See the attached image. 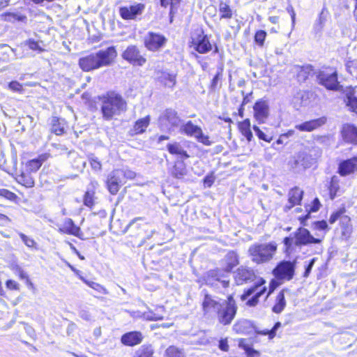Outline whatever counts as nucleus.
<instances>
[{
	"mask_svg": "<svg viewBox=\"0 0 357 357\" xmlns=\"http://www.w3.org/2000/svg\"><path fill=\"white\" fill-rule=\"evenodd\" d=\"M116 56L115 47L111 46L80 58L78 63L82 70L89 72L110 66Z\"/></svg>",
	"mask_w": 357,
	"mask_h": 357,
	"instance_id": "obj_1",
	"label": "nucleus"
},
{
	"mask_svg": "<svg viewBox=\"0 0 357 357\" xmlns=\"http://www.w3.org/2000/svg\"><path fill=\"white\" fill-rule=\"evenodd\" d=\"M126 102L121 96L112 92L104 97L101 105L102 118L106 121L112 120L114 116L120 115L126 110Z\"/></svg>",
	"mask_w": 357,
	"mask_h": 357,
	"instance_id": "obj_2",
	"label": "nucleus"
},
{
	"mask_svg": "<svg viewBox=\"0 0 357 357\" xmlns=\"http://www.w3.org/2000/svg\"><path fill=\"white\" fill-rule=\"evenodd\" d=\"M321 155V150L317 146L305 148L296 153L289 161L294 169H305L312 167Z\"/></svg>",
	"mask_w": 357,
	"mask_h": 357,
	"instance_id": "obj_3",
	"label": "nucleus"
},
{
	"mask_svg": "<svg viewBox=\"0 0 357 357\" xmlns=\"http://www.w3.org/2000/svg\"><path fill=\"white\" fill-rule=\"evenodd\" d=\"M278 249L275 242L255 243L252 245L248 252L252 261L263 264L270 261L274 257Z\"/></svg>",
	"mask_w": 357,
	"mask_h": 357,
	"instance_id": "obj_4",
	"label": "nucleus"
},
{
	"mask_svg": "<svg viewBox=\"0 0 357 357\" xmlns=\"http://www.w3.org/2000/svg\"><path fill=\"white\" fill-rule=\"evenodd\" d=\"M292 235L285 237L283 240L287 251L293 249L294 245L302 246L310 243L317 244L321 241V239L312 236L307 229L303 227L298 228Z\"/></svg>",
	"mask_w": 357,
	"mask_h": 357,
	"instance_id": "obj_5",
	"label": "nucleus"
},
{
	"mask_svg": "<svg viewBox=\"0 0 357 357\" xmlns=\"http://www.w3.org/2000/svg\"><path fill=\"white\" fill-rule=\"evenodd\" d=\"M238 307L232 295H229L227 299L224 301L217 312L218 320L220 324L229 325L234 320Z\"/></svg>",
	"mask_w": 357,
	"mask_h": 357,
	"instance_id": "obj_6",
	"label": "nucleus"
},
{
	"mask_svg": "<svg viewBox=\"0 0 357 357\" xmlns=\"http://www.w3.org/2000/svg\"><path fill=\"white\" fill-rule=\"evenodd\" d=\"M167 42V38L159 33L149 31L144 36V43L146 48L151 52H157L163 48Z\"/></svg>",
	"mask_w": 357,
	"mask_h": 357,
	"instance_id": "obj_7",
	"label": "nucleus"
},
{
	"mask_svg": "<svg viewBox=\"0 0 357 357\" xmlns=\"http://www.w3.org/2000/svg\"><path fill=\"white\" fill-rule=\"evenodd\" d=\"M181 131L188 136L195 137L199 142L206 146H210L212 144L208 136L204 135L202 128L193 124L191 121L183 124L181 127Z\"/></svg>",
	"mask_w": 357,
	"mask_h": 357,
	"instance_id": "obj_8",
	"label": "nucleus"
},
{
	"mask_svg": "<svg viewBox=\"0 0 357 357\" xmlns=\"http://www.w3.org/2000/svg\"><path fill=\"white\" fill-rule=\"evenodd\" d=\"M264 284L265 280L261 279L259 283L255 284L242 294L241 297V300L245 301L250 296L255 294V295L247 301L246 304L250 307L255 306L259 302V297L266 291V287L264 286Z\"/></svg>",
	"mask_w": 357,
	"mask_h": 357,
	"instance_id": "obj_9",
	"label": "nucleus"
},
{
	"mask_svg": "<svg viewBox=\"0 0 357 357\" xmlns=\"http://www.w3.org/2000/svg\"><path fill=\"white\" fill-rule=\"evenodd\" d=\"M295 271V262L282 261L273 269V273L278 280H290L293 278Z\"/></svg>",
	"mask_w": 357,
	"mask_h": 357,
	"instance_id": "obj_10",
	"label": "nucleus"
},
{
	"mask_svg": "<svg viewBox=\"0 0 357 357\" xmlns=\"http://www.w3.org/2000/svg\"><path fill=\"white\" fill-rule=\"evenodd\" d=\"M121 56L124 60L133 66H142L146 62V58L136 45H129Z\"/></svg>",
	"mask_w": 357,
	"mask_h": 357,
	"instance_id": "obj_11",
	"label": "nucleus"
},
{
	"mask_svg": "<svg viewBox=\"0 0 357 357\" xmlns=\"http://www.w3.org/2000/svg\"><path fill=\"white\" fill-rule=\"evenodd\" d=\"M121 172L119 170L114 169L108 174L105 183L108 191L113 195H116L120 188L124 183L121 176Z\"/></svg>",
	"mask_w": 357,
	"mask_h": 357,
	"instance_id": "obj_12",
	"label": "nucleus"
},
{
	"mask_svg": "<svg viewBox=\"0 0 357 357\" xmlns=\"http://www.w3.org/2000/svg\"><path fill=\"white\" fill-rule=\"evenodd\" d=\"M145 10L144 3H135L128 6H122L119 8V15L126 20H135L137 16L141 15Z\"/></svg>",
	"mask_w": 357,
	"mask_h": 357,
	"instance_id": "obj_13",
	"label": "nucleus"
},
{
	"mask_svg": "<svg viewBox=\"0 0 357 357\" xmlns=\"http://www.w3.org/2000/svg\"><path fill=\"white\" fill-rule=\"evenodd\" d=\"M319 84L330 90H337L339 86L336 72H320L317 76Z\"/></svg>",
	"mask_w": 357,
	"mask_h": 357,
	"instance_id": "obj_14",
	"label": "nucleus"
},
{
	"mask_svg": "<svg viewBox=\"0 0 357 357\" xmlns=\"http://www.w3.org/2000/svg\"><path fill=\"white\" fill-rule=\"evenodd\" d=\"M337 172L342 176H346L357 172V155L341 161L338 165Z\"/></svg>",
	"mask_w": 357,
	"mask_h": 357,
	"instance_id": "obj_15",
	"label": "nucleus"
},
{
	"mask_svg": "<svg viewBox=\"0 0 357 357\" xmlns=\"http://www.w3.org/2000/svg\"><path fill=\"white\" fill-rule=\"evenodd\" d=\"M326 123L324 116L303 122L295 126V128L302 132H312Z\"/></svg>",
	"mask_w": 357,
	"mask_h": 357,
	"instance_id": "obj_16",
	"label": "nucleus"
},
{
	"mask_svg": "<svg viewBox=\"0 0 357 357\" xmlns=\"http://www.w3.org/2000/svg\"><path fill=\"white\" fill-rule=\"evenodd\" d=\"M255 117L259 123H264L267 119L269 113L268 102L260 100L255 102L253 107Z\"/></svg>",
	"mask_w": 357,
	"mask_h": 357,
	"instance_id": "obj_17",
	"label": "nucleus"
},
{
	"mask_svg": "<svg viewBox=\"0 0 357 357\" xmlns=\"http://www.w3.org/2000/svg\"><path fill=\"white\" fill-rule=\"evenodd\" d=\"M144 339L142 333L139 331H131L123 334L121 337L123 344L129 347H134L139 344Z\"/></svg>",
	"mask_w": 357,
	"mask_h": 357,
	"instance_id": "obj_18",
	"label": "nucleus"
},
{
	"mask_svg": "<svg viewBox=\"0 0 357 357\" xmlns=\"http://www.w3.org/2000/svg\"><path fill=\"white\" fill-rule=\"evenodd\" d=\"M255 277V273L252 270L244 267L238 268L234 276L238 285H241L248 281H252L254 280Z\"/></svg>",
	"mask_w": 357,
	"mask_h": 357,
	"instance_id": "obj_19",
	"label": "nucleus"
},
{
	"mask_svg": "<svg viewBox=\"0 0 357 357\" xmlns=\"http://www.w3.org/2000/svg\"><path fill=\"white\" fill-rule=\"evenodd\" d=\"M222 303L215 300L211 296L206 294L202 302V309L204 314L217 312Z\"/></svg>",
	"mask_w": 357,
	"mask_h": 357,
	"instance_id": "obj_20",
	"label": "nucleus"
},
{
	"mask_svg": "<svg viewBox=\"0 0 357 357\" xmlns=\"http://www.w3.org/2000/svg\"><path fill=\"white\" fill-rule=\"evenodd\" d=\"M303 195V191L298 187L291 189L289 192V204L284 207L285 211L290 210L295 205L301 204Z\"/></svg>",
	"mask_w": 357,
	"mask_h": 357,
	"instance_id": "obj_21",
	"label": "nucleus"
},
{
	"mask_svg": "<svg viewBox=\"0 0 357 357\" xmlns=\"http://www.w3.org/2000/svg\"><path fill=\"white\" fill-rule=\"evenodd\" d=\"M58 231L61 234H67L77 237H80V228L76 226L70 218L66 219L63 224L59 228Z\"/></svg>",
	"mask_w": 357,
	"mask_h": 357,
	"instance_id": "obj_22",
	"label": "nucleus"
},
{
	"mask_svg": "<svg viewBox=\"0 0 357 357\" xmlns=\"http://www.w3.org/2000/svg\"><path fill=\"white\" fill-rule=\"evenodd\" d=\"M342 134L344 139L352 144H357V128L354 125H344Z\"/></svg>",
	"mask_w": 357,
	"mask_h": 357,
	"instance_id": "obj_23",
	"label": "nucleus"
},
{
	"mask_svg": "<svg viewBox=\"0 0 357 357\" xmlns=\"http://www.w3.org/2000/svg\"><path fill=\"white\" fill-rule=\"evenodd\" d=\"M162 121H166L172 127H178L181 122V119L178 115L176 111L173 109H167L162 116Z\"/></svg>",
	"mask_w": 357,
	"mask_h": 357,
	"instance_id": "obj_24",
	"label": "nucleus"
},
{
	"mask_svg": "<svg viewBox=\"0 0 357 357\" xmlns=\"http://www.w3.org/2000/svg\"><path fill=\"white\" fill-rule=\"evenodd\" d=\"M158 79L165 86L173 88L176 84V75L166 71H161L158 73Z\"/></svg>",
	"mask_w": 357,
	"mask_h": 357,
	"instance_id": "obj_25",
	"label": "nucleus"
},
{
	"mask_svg": "<svg viewBox=\"0 0 357 357\" xmlns=\"http://www.w3.org/2000/svg\"><path fill=\"white\" fill-rule=\"evenodd\" d=\"M294 73H296V77L298 82H305L312 71V67L310 65L300 66H296L293 68Z\"/></svg>",
	"mask_w": 357,
	"mask_h": 357,
	"instance_id": "obj_26",
	"label": "nucleus"
},
{
	"mask_svg": "<svg viewBox=\"0 0 357 357\" xmlns=\"http://www.w3.org/2000/svg\"><path fill=\"white\" fill-rule=\"evenodd\" d=\"M155 350L152 344H144L136 349L132 357H154Z\"/></svg>",
	"mask_w": 357,
	"mask_h": 357,
	"instance_id": "obj_27",
	"label": "nucleus"
},
{
	"mask_svg": "<svg viewBox=\"0 0 357 357\" xmlns=\"http://www.w3.org/2000/svg\"><path fill=\"white\" fill-rule=\"evenodd\" d=\"M4 20L8 22L15 23L16 22L26 23L27 17L21 12H8L3 15Z\"/></svg>",
	"mask_w": 357,
	"mask_h": 357,
	"instance_id": "obj_28",
	"label": "nucleus"
},
{
	"mask_svg": "<svg viewBox=\"0 0 357 357\" xmlns=\"http://www.w3.org/2000/svg\"><path fill=\"white\" fill-rule=\"evenodd\" d=\"M149 116H146L144 118L137 120L135 123L133 129L130 130L131 135L143 133L149 126Z\"/></svg>",
	"mask_w": 357,
	"mask_h": 357,
	"instance_id": "obj_29",
	"label": "nucleus"
},
{
	"mask_svg": "<svg viewBox=\"0 0 357 357\" xmlns=\"http://www.w3.org/2000/svg\"><path fill=\"white\" fill-rule=\"evenodd\" d=\"M167 149L171 154L176 155L182 159L189 158V155L187 153L186 151H185L182 146L178 142L168 144Z\"/></svg>",
	"mask_w": 357,
	"mask_h": 357,
	"instance_id": "obj_30",
	"label": "nucleus"
},
{
	"mask_svg": "<svg viewBox=\"0 0 357 357\" xmlns=\"http://www.w3.org/2000/svg\"><path fill=\"white\" fill-rule=\"evenodd\" d=\"M344 101L349 110L357 114V90L353 89L347 92Z\"/></svg>",
	"mask_w": 357,
	"mask_h": 357,
	"instance_id": "obj_31",
	"label": "nucleus"
},
{
	"mask_svg": "<svg viewBox=\"0 0 357 357\" xmlns=\"http://www.w3.org/2000/svg\"><path fill=\"white\" fill-rule=\"evenodd\" d=\"M51 130L56 135H61L65 132V121L56 116H53L51 120Z\"/></svg>",
	"mask_w": 357,
	"mask_h": 357,
	"instance_id": "obj_32",
	"label": "nucleus"
},
{
	"mask_svg": "<svg viewBox=\"0 0 357 357\" xmlns=\"http://www.w3.org/2000/svg\"><path fill=\"white\" fill-rule=\"evenodd\" d=\"M188 173V170L185 163L183 161H177L175 162L172 169V175L178 179L183 178Z\"/></svg>",
	"mask_w": 357,
	"mask_h": 357,
	"instance_id": "obj_33",
	"label": "nucleus"
},
{
	"mask_svg": "<svg viewBox=\"0 0 357 357\" xmlns=\"http://www.w3.org/2000/svg\"><path fill=\"white\" fill-rule=\"evenodd\" d=\"M307 99L308 93L306 91L296 89L294 92L291 102L294 107H298L305 104Z\"/></svg>",
	"mask_w": 357,
	"mask_h": 357,
	"instance_id": "obj_34",
	"label": "nucleus"
},
{
	"mask_svg": "<svg viewBox=\"0 0 357 357\" xmlns=\"http://www.w3.org/2000/svg\"><path fill=\"white\" fill-rule=\"evenodd\" d=\"M220 20H229L233 17V11L230 6L223 1H220L218 5Z\"/></svg>",
	"mask_w": 357,
	"mask_h": 357,
	"instance_id": "obj_35",
	"label": "nucleus"
},
{
	"mask_svg": "<svg viewBox=\"0 0 357 357\" xmlns=\"http://www.w3.org/2000/svg\"><path fill=\"white\" fill-rule=\"evenodd\" d=\"M326 21V16L324 13V8L319 15L318 19L315 21L312 31L316 36H320Z\"/></svg>",
	"mask_w": 357,
	"mask_h": 357,
	"instance_id": "obj_36",
	"label": "nucleus"
},
{
	"mask_svg": "<svg viewBox=\"0 0 357 357\" xmlns=\"http://www.w3.org/2000/svg\"><path fill=\"white\" fill-rule=\"evenodd\" d=\"M340 178L337 176H333L331 178L330 185L328 186L330 197L333 199L336 196L340 195Z\"/></svg>",
	"mask_w": 357,
	"mask_h": 357,
	"instance_id": "obj_37",
	"label": "nucleus"
},
{
	"mask_svg": "<svg viewBox=\"0 0 357 357\" xmlns=\"http://www.w3.org/2000/svg\"><path fill=\"white\" fill-rule=\"evenodd\" d=\"M196 44V50L200 54H205L209 52L212 47L206 36L200 37Z\"/></svg>",
	"mask_w": 357,
	"mask_h": 357,
	"instance_id": "obj_38",
	"label": "nucleus"
},
{
	"mask_svg": "<svg viewBox=\"0 0 357 357\" xmlns=\"http://www.w3.org/2000/svg\"><path fill=\"white\" fill-rule=\"evenodd\" d=\"M286 306V301L284 298V290L279 292L275 298V304L273 305L272 310L273 312L280 313Z\"/></svg>",
	"mask_w": 357,
	"mask_h": 357,
	"instance_id": "obj_39",
	"label": "nucleus"
},
{
	"mask_svg": "<svg viewBox=\"0 0 357 357\" xmlns=\"http://www.w3.org/2000/svg\"><path fill=\"white\" fill-rule=\"evenodd\" d=\"M225 261L227 263L226 270L231 271L234 267L238 264V256L234 251L229 252L225 256Z\"/></svg>",
	"mask_w": 357,
	"mask_h": 357,
	"instance_id": "obj_40",
	"label": "nucleus"
},
{
	"mask_svg": "<svg viewBox=\"0 0 357 357\" xmlns=\"http://www.w3.org/2000/svg\"><path fill=\"white\" fill-rule=\"evenodd\" d=\"M239 129L242 135L250 142L252 138V133L250 130V122L248 119L239 123Z\"/></svg>",
	"mask_w": 357,
	"mask_h": 357,
	"instance_id": "obj_41",
	"label": "nucleus"
},
{
	"mask_svg": "<svg viewBox=\"0 0 357 357\" xmlns=\"http://www.w3.org/2000/svg\"><path fill=\"white\" fill-rule=\"evenodd\" d=\"M81 279L89 287L92 288L93 289L98 291V293H100V294H102L105 295H107L109 294V291H107V289L106 288H105L102 285H101L97 282H93V281L87 280L83 278H82Z\"/></svg>",
	"mask_w": 357,
	"mask_h": 357,
	"instance_id": "obj_42",
	"label": "nucleus"
},
{
	"mask_svg": "<svg viewBox=\"0 0 357 357\" xmlns=\"http://www.w3.org/2000/svg\"><path fill=\"white\" fill-rule=\"evenodd\" d=\"M166 357H185L183 350L175 346L169 347L165 351Z\"/></svg>",
	"mask_w": 357,
	"mask_h": 357,
	"instance_id": "obj_43",
	"label": "nucleus"
},
{
	"mask_svg": "<svg viewBox=\"0 0 357 357\" xmlns=\"http://www.w3.org/2000/svg\"><path fill=\"white\" fill-rule=\"evenodd\" d=\"M220 278L221 276L220 275L219 271L211 270L207 273L206 282L208 284H213L215 281L219 282Z\"/></svg>",
	"mask_w": 357,
	"mask_h": 357,
	"instance_id": "obj_44",
	"label": "nucleus"
},
{
	"mask_svg": "<svg viewBox=\"0 0 357 357\" xmlns=\"http://www.w3.org/2000/svg\"><path fill=\"white\" fill-rule=\"evenodd\" d=\"M43 161L44 160L41 158L33 159L29 162L27 168L31 172H36L41 167Z\"/></svg>",
	"mask_w": 357,
	"mask_h": 357,
	"instance_id": "obj_45",
	"label": "nucleus"
},
{
	"mask_svg": "<svg viewBox=\"0 0 357 357\" xmlns=\"http://www.w3.org/2000/svg\"><path fill=\"white\" fill-rule=\"evenodd\" d=\"M84 204L85 206L91 208L94 204V192L86 191L84 197Z\"/></svg>",
	"mask_w": 357,
	"mask_h": 357,
	"instance_id": "obj_46",
	"label": "nucleus"
},
{
	"mask_svg": "<svg viewBox=\"0 0 357 357\" xmlns=\"http://www.w3.org/2000/svg\"><path fill=\"white\" fill-rule=\"evenodd\" d=\"M348 72L353 76L357 77V60L348 61L346 64Z\"/></svg>",
	"mask_w": 357,
	"mask_h": 357,
	"instance_id": "obj_47",
	"label": "nucleus"
},
{
	"mask_svg": "<svg viewBox=\"0 0 357 357\" xmlns=\"http://www.w3.org/2000/svg\"><path fill=\"white\" fill-rule=\"evenodd\" d=\"M19 235H20L22 241L24 242V243L27 247L31 248H36L37 243L33 238L27 236L26 235H25L23 233H20Z\"/></svg>",
	"mask_w": 357,
	"mask_h": 357,
	"instance_id": "obj_48",
	"label": "nucleus"
},
{
	"mask_svg": "<svg viewBox=\"0 0 357 357\" xmlns=\"http://www.w3.org/2000/svg\"><path fill=\"white\" fill-rule=\"evenodd\" d=\"M11 270L16 274L18 275L20 278L22 280H24V278H27V275L24 271L22 269V268L17 264H12L10 265Z\"/></svg>",
	"mask_w": 357,
	"mask_h": 357,
	"instance_id": "obj_49",
	"label": "nucleus"
},
{
	"mask_svg": "<svg viewBox=\"0 0 357 357\" xmlns=\"http://www.w3.org/2000/svg\"><path fill=\"white\" fill-rule=\"evenodd\" d=\"M253 130L255 132V134L257 137L265 142H271L272 140V137L266 135L263 131H261L257 126H254Z\"/></svg>",
	"mask_w": 357,
	"mask_h": 357,
	"instance_id": "obj_50",
	"label": "nucleus"
},
{
	"mask_svg": "<svg viewBox=\"0 0 357 357\" xmlns=\"http://www.w3.org/2000/svg\"><path fill=\"white\" fill-rule=\"evenodd\" d=\"M266 36V31H262V30L258 31L255 33V41L260 46H262L264 45V42L265 40Z\"/></svg>",
	"mask_w": 357,
	"mask_h": 357,
	"instance_id": "obj_51",
	"label": "nucleus"
},
{
	"mask_svg": "<svg viewBox=\"0 0 357 357\" xmlns=\"http://www.w3.org/2000/svg\"><path fill=\"white\" fill-rule=\"evenodd\" d=\"M26 45L29 46V49L35 51H38L39 52H42L44 51V49H43L39 42L35 41L33 39H29L26 41Z\"/></svg>",
	"mask_w": 357,
	"mask_h": 357,
	"instance_id": "obj_52",
	"label": "nucleus"
},
{
	"mask_svg": "<svg viewBox=\"0 0 357 357\" xmlns=\"http://www.w3.org/2000/svg\"><path fill=\"white\" fill-rule=\"evenodd\" d=\"M20 179V182L26 188H31L34 185V181L30 176L22 175Z\"/></svg>",
	"mask_w": 357,
	"mask_h": 357,
	"instance_id": "obj_53",
	"label": "nucleus"
},
{
	"mask_svg": "<svg viewBox=\"0 0 357 357\" xmlns=\"http://www.w3.org/2000/svg\"><path fill=\"white\" fill-rule=\"evenodd\" d=\"M281 326L280 322H277L274 325L273 328L271 330H266L261 332H258V333L262 334V335H268L270 338H273L275 335V331L276 330L280 328Z\"/></svg>",
	"mask_w": 357,
	"mask_h": 357,
	"instance_id": "obj_54",
	"label": "nucleus"
},
{
	"mask_svg": "<svg viewBox=\"0 0 357 357\" xmlns=\"http://www.w3.org/2000/svg\"><path fill=\"white\" fill-rule=\"evenodd\" d=\"M8 89L14 92L21 93L23 91L22 85L17 81L10 82L8 84Z\"/></svg>",
	"mask_w": 357,
	"mask_h": 357,
	"instance_id": "obj_55",
	"label": "nucleus"
},
{
	"mask_svg": "<svg viewBox=\"0 0 357 357\" xmlns=\"http://www.w3.org/2000/svg\"><path fill=\"white\" fill-rule=\"evenodd\" d=\"M117 170H119L121 172L122 175L121 176V177L122 180H123L124 178H126L128 179H132L136 176V174L135 172H133L130 169H118Z\"/></svg>",
	"mask_w": 357,
	"mask_h": 357,
	"instance_id": "obj_56",
	"label": "nucleus"
},
{
	"mask_svg": "<svg viewBox=\"0 0 357 357\" xmlns=\"http://www.w3.org/2000/svg\"><path fill=\"white\" fill-rule=\"evenodd\" d=\"M314 229L324 231V234H325V231L328 229V224L325 220L315 222L314 223Z\"/></svg>",
	"mask_w": 357,
	"mask_h": 357,
	"instance_id": "obj_57",
	"label": "nucleus"
},
{
	"mask_svg": "<svg viewBox=\"0 0 357 357\" xmlns=\"http://www.w3.org/2000/svg\"><path fill=\"white\" fill-rule=\"evenodd\" d=\"M247 324L245 320H239L233 326V330L237 333H241L244 331L243 326Z\"/></svg>",
	"mask_w": 357,
	"mask_h": 357,
	"instance_id": "obj_58",
	"label": "nucleus"
},
{
	"mask_svg": "<svg viewBox=\"0 0 357 357\" xmlns=\"http://www.w3.org/2000/svg\"><path fill=\"white\" fill-rule=\"evenodd\" d=\"M0 196L5 197L9 200H13L16 197V195L7 189H0Z\"/></svg>",
	"mask_w": 357,
	"mask_h": 357,
	"instance_id": "obj_59",
	"label": "nucleus"
},
{
	"mask_svg": "<svg viewBox=\"0 0 357 357\" xmlns=\"http://www.w3.org/2000/svg\"><path fill=\"white\" fill-rule=\"evenodd\" d=\"M160 5L162 7H167L169 5L171 6V10H172V8L174 5H176L180 3L181 0H160ZM172 11H170V13Z\"/></svg>",
	"mask_w": 357,
	"mask_h": 357,
	"instance_id": "obj_60",
	"label": "nucleus"
},
{
	"mask_svg": "<svg viewBox=\"0 0 357 357\" xmlns=\"http://www.w3.org/2000/svg\"><path fill=\"white\" fill-rule=\"evenodd\" d=\"M91 168L95 171H100L102 168V165L97 158H91L90 160Z\"/></svg>",
	"mask_w": 357,
	"mask_h": 357,
	"instance_id": "obj_61",
	"label": "nucleus"
},
{
	"mask_svg": "<svg viewBox=\"0 0 357 357\" xmlns=\"http://www.w3.org/2000/svg\"><path fill=\"white\" fill-rule=\"evenodd\" d=\"M287 12L290 14L291 15V26H292V29L294 28L295 26V24H296V13H295V11L294 10V8L291 6H289L287 8Z\"/></svg>",
	"mask_w": 357,
	"mask_h": 357,
	"instance_id": "obj_62",
	"label": "nucleus"
},
{
	"mask_svg": "<svg viewBox=\"0 0 357 357\" xmlns=\"http://www.w3.org/2000/svg\"><path fill=\"white\" fill-rule=\"evenodd\" d=\"M218 347L220 349L224 351H227L229 350V344L227 342V339H221L219 341Z\"/></svg>",
	"mask_w": 357,
	"mask_h": 357,
	"instance_id": "obj_63",
	"label": "nucleus"
},
{
	"mask_svg": "<svg viewBox=\"0 0 357 357\" xmlns=\"http://www.w3.org/2000/svg\"><path fill=\"white\" fill-rule=\"evenodd\" d=\"M6 287L9 289H15L17 290L19 289V284L15 280H8L6 283Z\"/></svg>",
	"mask_w": 357,
	"mask_h": 357,
	"instance_id": "obj_64",
	"label": "nucleus"
}]
</instances>
